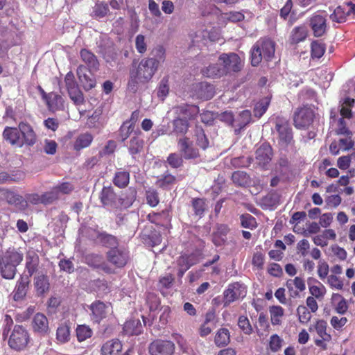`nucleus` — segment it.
Listing matches in <instances>:
<instances>
[{
  "label": "nucleus",
  "instance_id": "4be33fe9",
  "mask_svg": "<svg viewBox=\"0 0 355 355\" xmlns=\"http://www.w3.org/2000/svg\"><path fill=\"white\" fill-rule=\"evenodd\" d=\"M23 145L33 146L36 141V135L32 127L28 123L21 122L19 124Z\"/></svg>",
  "mask_w": 355,
  "mask_h": 355
},
{
  "label": "nucleus",
  "instance_id": "0eeeda50",
  "mask_svg": "<svg viewBox=\"0 0 355 355\" xmlns=\"http://www.w3.org/2000/svg\"><path fill=\"white\" fill-rule=\"evenodd\" d=\"M175 349L172 341L157 339L149 345L148 352L150 355H173Z\"/></svg>",
  "mask_w": 355,
  "mask_h": 355
},
{
  "label": "nucleus",
  "instance_id": "6ab92c4d",
  "mask_svg": "<svg viewBox=\"0 0 355 355\" xmlns=\"http://www.w3.org/2000/svg\"><path fill=\"white\" fill-rule=\"evenodd\" d=\"M93 73L90 72L89 69L87 70L83 65L79 66L77 69V75L79 80L86 90H89L96 85V80L92 74Z\"/></svg>",
  "mask_w": 355,
  "mask_h": 355
},
{
  "label": "nucleus",
  "instance_id": "de8ad7c7",
  "mask_svg": "<svg viewBox=\"0 0 355 355\" xmlns=\"http://www.w3.org/2000/svg\"><path fill=\"white\" fill-rule=\"evenodd\" d=\"M143 146V139L137 136L133 137L130 141L129 151L132 155H136L141 150Z\"/></svg>",
  "mask_w": 355,
  "mask_h": 355
},
{
  "label": "nucleus",
  "instance_id": "37998d69",
  "mask_svg": "<svg viewBox=\"0 0 355 355\" xmlns=\"http://www.w3.org/2000/svg\"><path fill=\"white\" fill-rule=\"evenodd\" d=\"M39 263V257L35 252H29L26 256V268L30 276L36 270Z\"/></svg>",
  "mask_w": 355,
  "mask_h": 355
},
{
  "label": "nucleus",
  "instance_id": "79ce46f5",
  "mask_svg": "<svg viewBox=\"0 0 355 355\" xmlns=\"http://www.w3.org/2000/svg\"><path fill=\"white\" fill-rule=\"evenodd\" d=\"M56 339L60 343H65L70 339V328L67 324H61L56 331Z\"/></svg>",
  "mask_w": 355,
  "mask_h": 355
},
{
  "label": "nucleus",
  "instance_id": "f704fd0d",
  "mask_svg": "<svg viewBox=\"0 0 355 355\" xmlns=\"http://www.w3.org/2000/svg\"><path fill=\"white\" fill-rule=\"evenodd\" d=\"M209 31L207 29H199L196 32L191 33L190 37L193 45L198 46H205L207 44V36Z\"/></svg>",
  "mask_w": 355,
  "mask_h": 355
},
{
  "label": "nucleus",
  "instance_id": "bf43d9fd",
  "mask_svg": "<svg viewBox=\"0 0 355 355\" xmlns=\"http://www.w3.org/2000/svg\"><path fill=\"white\" fill-rule=\"evenodd\" d=\"M192 206L196 215L200 218L202 217L206 207L205 200L200 198L194 199L192 202Z\"/></svg>",
  "mask_w": 355,
  "mask_h": 355
},
{
  "label": "nucleus",
  "instance_id": "4c0bfd02",
  "mask_svg": "<svg viewBox=\"0 0 355 355\" xmlns=\"http://www.w3.org/2000/svg\"><path fill=\"white\" fill-rule=\"evenodd\" d=\"M93 141V136L88 132L80 135L74 142V149L79 150L88 147Z\"/></svg>",
  "mask_w": 355,
  "mask_h": 355
},
{
  "label": "nucleus",
  "instance_id": "49530a36",
  "mask_svg": "<svg viewBox=\"0 0 355 355\" xmlns=\"http://www.w3.org/2000/svg\"><path fill=\"white\" fill-rule=\"evenodd\" d=\"M130 175L127 171L116 172L114 178V184L118 187H125L129 183Z\"/></svg>",
  "mask_w": 355,
  "mask_h": 355
},
{
  "label": "nucleus",
  "instance_id": "ddd939ff",
  "mask_svg": "<svg viewBox=\"0 0 355 355\" xmlns=\"http://www.w3.org/2000/svg\"><path fill=\"white\" fill-rule=\"evenodd\" d=\"M219 61L225 68V73L228 71H239L242 68V62L239 56L234 53H223L220 55Z\"/></svg>",
  "mask_w": 355,
  "mask_h": 355
},
{
  "label": "nucleus",
  "instance_id": "2f4dec72",
  "mask_svg": "<svg viewBox=\"0 0 355 355\" xmlns=\"http://www.w3.org/2000/svg\"><path fill=\"white\" fill-rule=\"evenodd\" d=\"M137 191L134 188H129L127 191L121 194L118 199L119 207L123 208L130 207L135 200Z\"/></svg>",
  "mask_w": 355,
  "mask_h": 355
},
{
  "label": "nucleus",
  "instance_id": "864d4df0",
  "mask_svg": "<svg viewBox=\"0 0 355 355\" xmlns=\"http://www.w3.org/2000/svg\"><path fill=\"white\" fill-rule=\"evenodd\" d=\"M325 47L324 44L318 41L311 43V56L315 58H320L324 53Z\"/></svg>",
  "mask_w": 355,
  "mask_h": 355
},
{
  "label": "nucleus",
  "instance_id": "1a4fd4ad",
  "mask_svg": "<svg viewBox=\"0 0 355 355\" xmlns=\"http://www.w3.org/2000/svg\"><path fill=\"white\" fill-rule=\"evenodd\" d=\"M177 143L180 152L184 159H190L199 157L198 150L193 146V140L189 136L180 137Z\"/></svg>",
  "mask_w": 355,
  "mask_h": 355
},
{
  "label": "nucleus",
  "instance_id": "c9c22d12",
  "mask_svg": "<svg viewBox=\"0 0 355 355\" xmlns=\"http://www.w3.org/2000/svg\"><path fill=\"white\" fill-rule=\"evenodd\" d=\"M29 282L28 277H21L17 282L14 293V299L15 300H19L26 295Z\"/></svg>",
  "mask_w": 355,
  "mask_h": 355
},
{
  "label": "nucleus",
  "instance_id": "9d476101",
  "mask_svg": "<svg viewBox=\"0 0 355 355\" xmlns=\"http://www.w3.org/2000/svg\"><path fill=\"white\" fill-rule=\"evenodd\" d=\"M0 197L19 211H25L27 209V201L24 198L12 191L2 189L0 191Z\"/></svg>",
  "mask_w": 355,
  "mask_h": 355
},
{
  "label": "nucleus",
  "instance_id": "c03bdc74",
  "mask_svg": "<svg viewBox=\"0 0 355 355\" xmlns=\"http://www.w3.org/2000/svg\"><path fill=\"white\" fill-rule=\"evenodd\" d=\"M269 311L271 323L273 325L279 324L282 322V318L284 314V309L280 306H272L270 307Z\"/></svg>",
  "mask_w": 355,
  "mask_h": 355
},
{
  "label": "nucleus",
  "instance_id": "9b49d317",
  "mask_svg": "<svg viewBox=\"0 0 355 355\" xmlns=\"http://www.w3.org/2000/svg\"><path fill=\"white\" fill-rule=\"evenodd\" d=\"M327 323L323 320H319L316 322L314 325L309 327V331H312L315 330L320 338V339H316L315 343L318 347L325 349L327 348L326 342H329L331 339V336L327 332Z\"/></svg>",
  "mask_w": 355,
  "mask_h": 355
},
{
  "label": "nucleus",
  "instance_id": "cd10ccee",
  "mask_svg": "<svg viewBox=\"0 0 355 355\" xmlns=\"http://www.w3.org/2000/svg\"><path fill=\"white\" fill-rule=\"evenodd\" d=\"M122 344L119 340L113 339L107 341L101 347L102 355H120Z\"/></svg>",
  "mask_w": 355,
  "mask_h": 355
},
{
  "label": "nucleus",
  "instance_id": "a19ab883",
  "mask_svg": "<svg viewBox=\"0 0 355 355\" xmlns=\"http://www.w3.org/2000/svg\"><path fill=\"white\" fill-rule=\"evenodd\" d=\"M230 336L228 329H220L214 338V343L218 347L226 346L230 343Z\"/></svg>",
  "mask_w": 355,
  "mask_h": 355
},
{
  "label": "nucleus",
  "instance_id": "b1692460",
  "mask_svg": "<svg viewBox=\"0 0 355 355\" xmlns=\"http://www.w3.org/2000/svg\"><path fill=\"white\" fill-rule=\"evenodd\" d=\"M3 138L12 146L17 147H21L23 146L19 129L6 127L3 130Z\"/></svg>",
  "mask_w": 355,
  "mask_h": 355
},
{
  "label": "nucleus",
  "instance_id": "5701e85b",
  "mask_svg": "<svg viewBox=\"0 0 355 355\" xmlns=\"http://www.w3.org/2000/svg\"><path fill=\"white\" fill-rule=\"evenodd\" d=\"M272 148L270 146L263 144L256 151L257 163L262 167H265L272 159Z\"/></svg>",
  "mask_w": 355,
  "mask_h": 355
},
{
  "label": "nucleus",
  "instance_id": "ea45409f",
  "mask_svg": "<svg viewBox=\"0 0 355 355\" xmlns=\"http://www.w3.org/2000/svg\"><path fill=\"white\" fill-rule=\"evenodd\" d=\"M308 34L307 28L304 26L295 27L291 34V40L293 43H299L304 40Z\"/></svg>",
  "mask_w": 355,
  "mask_h": 355
},
{
  "label": "nucleus",
  "instance_id": "603ef678",
  "mask_svg": "<svg viewBox=\"0 0 355 355\" xmlns=\"http://www.w3.org/2000/svg\"><path fill=\"white\" fill-rule=\"evenodd\" d=\"M297 313L300 322L306 324L311 319V312L308 310L306 306L300 305L297 309Z\"/></svg>",
  "mask_w": 355,
  "mask_h": 355
},
{
  "label": "nucleus",
  "instance_id": "412c9836",
  "mask_svg": "<svg viewBox=\"0 0 355 355\" xmlns=\"http://www.w3.org/2000/svg\"><path fill=\"white\" fill-rule=\"evenodd\" d=\"M32 328L33 331L40 335H45L49 330V321L43 313H36L32 320Z\"/></svg>",
  "mask_w": 355,
  "mask_h": 355
},
{
  "label": "nucleus",
  "instance_id": "e433bc0d",
  "mask_svg": "<svg viewBox=\"0 0 355 355\" xmlns=\"http://www.w3.org/2000/svg\"><path fill=\"white\" fill-rule=\"evenodd\" d=\"M142 331V325L139 320H130L123 325V331L128 335H138Z\"/></svg>",
  "mask_w": 355,
  "mask_h": 355
},
{
  "label": "nucleus",
  "instance_id": "13d9d810",
  "mask_svg": "<svg viewBox=\"0 0 355 355\" xmlns=\"http://www.w3.org/2000/svg\"><path fill=\"white\" fill-rule=\"evenodd\" d=\"M250 112L249 110H243L239 114L236 119V125L239 126L240 128H243L250 122Z\"/></svg>",
  "mask_w": 355,
  "mask_h": 355
},
{
  "label": "nucleus",
  "instance_id": "58836bf2",
  "mask_svg": "<svg viewBox=\"0 0 355 355\" xmlns=\"http://www.w3.org/2000/svg\"><path fill=\"white\" fill-rule=\"evenodd\" d=\"M152 58H147L146 59L154 60L155 62V67L158 69L159 64L164 62L166 58V49L162 45H157L155 46L151 52Z\"/></svg>",
  "mask_w": 355,
  "mask_h": 355
},
{
  "label": "nucleus",
  "instance_id": "aec40b11",
  "mask_svg": "<svg viewBox=\"0 0 355 355\" xmlns=\"http://www.w3.org/2000/svg\"><path fill=\"white\" fill-rule=\"evenodd\" d=\"M276 129L279 132V143L286 146L292 141V132L287 121H279L276 123Z\"/></svg>",
  "mask_w": 355,
  "mask_h": 355
},
{
  "label": "nucleus",
  "instance_id": "72a5a7b5",
  "mask_svg": "<svg viewBox=\"0 0 355 355\" xmlns=\"http://www.w3.org/2000/svg\"><path fill=\"white\" fill-rule=\"evenodd\" d=\"M34 285L38 295H42L48 291L49 283L47 276L38 272L34 278Z\"/></svg>",
  "mask_w": 355,
  "mask_h": 355
},
{
  "label": "nucleus",
  "instance_id": "7c9ffc66",
  "mask_svg": "<svg viewBox=\"0 0 355 355\" xmlns=\"http://www.w3.org/2000/svg\"><path fill=\"white\" fill-rule=\"evenodd\" d=\"M223 64L220 63L218 59L216 63L210 64L208 67L202 69V73L203 76L210 78L220 77L225 74Z\"/></svg>",
  "mask_w": 355,
  "mask_h": 355
},
{
  "label": "nucleus",
  "instance_id": "338daca9",
  "mask_svg": "<svg viewBox=\"0 0 355 355\" xmlns=\"http://www.w3.org/2000/svg\"><path fill=\"white\" fill-rule=\"evenodd\" d=\"M57 190L53 188L49 192L42 195V203L48 205L52 203L54 200H57L59 196L56 192Z\"/></svg>",
  "mask_w": 355,
  "mask_h": 355
},
{
  "label": "nucleus",
  "instance_id": "e2e57ef3",
  "mask_svg": "<svg viewBox=\"0 0 355 355\" xmlns=\"http://www.w3.org/2000/svg\"><path fill=\"white\" fill-rule=\"evenodd\" d=\"M239 328L245 334H250L252 332V328L247 317L241 315L238 320Z\"/></svg>",
  "mask_w": 355,
  "mask_h": 355
},
{
  "label": "nucleus",
  "instance_id": "8fccbe9b",
  "mask_svg": "<svg viewBox=\"0 0 355 355\" xmlns=\"http://www.w3.org/2000/svg\"><path fill=\"white\" fill-rule=\"evenodd\" d=\"M92 335V329L86 325H79L76 328V336L79 342H83Z\"/></svg>",
  "mask_w": 355,
  "mask_h": 355
},
{
  "label": "nucleus",
  "instance_id": "4d7b16f0",
  "mask_svg": "<svg viewBox=\"0 0 355 355\" xmlns=\"http://www.w3.org/2000/svg\"><path fill=\"white\" fill-rule=\"evenodd\" d=\"M87 263L94 267V268H100V267H102L104 270H105V268L103 267L104 266V261H103V258L102 256L101 255H98V254H91V255H89L87 258Z\"/></svg>",
  "mask_w": 355,
  "mask_h": 355
},
{
  "label": "nucleus",
  "instance_id": "09e8293b",
  "mask_svg": "<svg viewBox=\"0 0 355 355\" xmlns=\"http://www.w3.org/2000/svg\"><path fill=\"white\" fill-rule=\"evenodd\" d=\"M270 103L268 98H264L257 102L254 108V114L257 117H261L267 110Z\"/></svg>",
  "mask_w": 355,
  "mask_h": 355
},
{
  "label": "nucleus",
  "instance_id": "7ed1b4c3",
  "mask_svg": "<svg viewBox=\"0 0 355 355\" xmlns=\"http://www.w3.org/2000/svg\"><path fill=\"white\" fill-rule=\"evenodd\" d=\"M23 259V254L15 250L0 253V269L3 278L13 279L16 273V267Z\"/></svg>",
  "mask_w": 355,
  "mask_h": 355
},
{
  "label": "nucleus",
  "instance_id": "c85d7f7f",
  "mask_svg": "<svg viewBox=\"0 0 355 355\" xmlns=\"http://www.w3.org/2000/svg\"><path fill=\"white\" fill-rule=\"evenodd\" d=\"M309 290L311 297L322 299L327 293L325 286L316 279H310L308 282Z\"/></svg>",
  "mask_w": 355,
  "mask_h": 355
},
{
  "label": "nucleus",
  "instance_id": "a878e982",
  "mask_svg": "<svg viewBox=\"0 0 355 355\" xmlns=\"http://www.w3.org/2000/svg\"><path fill=\"white\" fill-rule=\"evenodd\" d=\"M108 308V305L100 301L93 302L89 306L92 311V320L96 322H99L105 317Z\"/></svg>",
  "mask_w": 355,
  "mask_h": 355
},
{
  "label": "nucleus",
  "instance_id": "3c124183",
  "mask_svg": "<svg viewBox=\"0 0 355 355\" xmlns=\"http://www.w3.org/2000/svg\"><path fill=\"white\" fill-rule=\"evenodd\" d=\"M243 227L253 230L257 227V223L254 217L249 214H243L240 217Z\"/></svg>",
  "mask_w": 355,
  "mask_h": 355
},
{
  "label": "nucleus",
  "instance_id": "c756f323",
  "mask_svg": "<svg viewBox=\"0 0 355 355\" xmlns=\"http://www.w3.org/2000/svg\"><path fill=\"white\" fill-rule=\"evenodd\" d=\"M101 201L105 206L119 207L116 195L111 187H103L101 193Z\"/></svg>",
  "mask_w": 355,
  "mask_h": 355
},
{
  "label": "nucleus",
  "instance_id": "69168bd1",
  "mask_svg": "<svg viewBox=\"0 0 355 355\" xmlns=\"http://www.w3.org/2000/svg\"><path fill=\"white\" fill-rule=\"evenodd\" d=\"M232 178L234 183L240 186L245 184L248 180L247 174L243 171L233 173Z\"/></svg>",
  "mask_w": 355,
  "mask_h": 355
},
{
  "label": "nucleus",
  "instance_id": "5fc2aeb1",
  "mask_svg": "<svg viewBox=\"0 0 355 355\" xmlns=\"http://www.w3.org/2000/svg\"><path fill=\"white\" fill-rule=\"evenodd\" d=\"M327 283L333 288L340 291L343 288V281L338 276L330 275L327 277Z\"/></svg>",
  "mask_w": 355,
  "mask_h": 355
},
{
  "label": "nucleus",
  "instance_id": "774afa93",
  "mask_svg": "<svg viewBox=\"0 0 355 355\" xmlns=\"http://www.w3.org/2000/svg\"><path fill=\"white\" fill-rule=\"evenodd\" d=\"M282 340L277 334L270 336L269 347L272 352H277L282 347Z\"/></svg>",
  "mask_w": 355,
  "mask_h": 355
},
{
  "label": "nucleus",
  "instance_id": "f3484780",
  "mask_svg": "<svg viewBox=\"0 0 355 355\" xmlns=\"http://www.w3.org/2000/svg\"><path fill=\"white\" fill-rule=\"evenodd\" d=\"M108 261L116 267L124 266L128 261V253L124 249L112 248L107 252Z\"/></svg>",
  "mask_w": 355,
  "mask_h": 355
},
{
  "label": "nucleus",
  "instance_id": "f8f14e48",
  "mask_svg": "<svg viewBox=\"0 0 355 355\" xmlns=\"http://www.w3.org/2000/svg\"><path fill=\"white\" fill-rule=\"evenodd\" d=\"M65 86L70 98L76 103L80 104L83 101V96L75 80L74 75L69 71L64 78Z\"/></svg>",
  "mask_w": 355,
  "mask_h": 355
},
{
  "label": "nucleus",
  "instance_id": "473e14b6",
  "mask_svg": "<svg viewBox=\"0 0 355 355\" xmlns=\"http://www.w3.org/2000/svg\"><path fill=\"white\" fill-rule=\"evenodd\" d=\"M48 99L45 101L49 110L55 112L64 109L62 97L55 93H49Z\"/></svg>",
  "mask_w": 355,
  "mask_h": 355
},
{
  "label": "nucleus",
  "instance_id": "423d86ee",
  "mask_svg": "<svg viewBox=\"0 0 355 355\" xmlns=\"http://www.w3.org/2000/svg\"><path fill=\"white\" fill-rule=\"evenodd\" d=\"M246 288L238 282L229 285L223 293V304L229 306L233 302L243 298L246 295Z\"/></svg>",
  "mask_w": 355,
  "mask_h": 355
},
{
  "label": "nucleus",
  "instance_id": "f03ea898",
  "mask_svg": "<svg viewBox=\"0 0 355 355\" xmlns=\"http://www.w3.org/2000/svg\"><path fill=\"white\" fill-rule=\"evenodd\" d=\"M175 118L173 120V132L177 135L187 136L189 128V121L193 120L199 112L193 105L182 104L175 107Z\"/></svg>",
  "mask_w": 355,
  "mask_h": 355
},
{
  "label": "nucleus",
  "instance_id": "052dcab7",
  "mask_svg": "<svg viewBox=\"0 0 355 355\" xmlns=\"http://www.w3.org/2000/svg\"><path fill=\"white\" fill-rule=\"evenodd\" d=\"M318 275L322 280L328 277L329 267L324 260H320L318 263Z\"/></svg>",
  "mask_w": 355,
  "mask_h": 355
},
{
  "label": "nucleus",
  "instance_id": "20e7f679",
  "mask_svg": "<svg viewBox=\"0 0 355 355\" xmlns=\"http://www.w3.org/2000/svg\"><path fill=\"white\" fill-rule=\"evenodd\" d=\"M275 42L269 38L259 40L251 51V63L257 66L263 59L270 60L275 54Z\"/></svg>",
  "mask_w": 355,
  "mask_h": 355
},
{
  "label": "nucleus",
  "instance_id": "680f3d73",
  "mask_svg": "<svg viewBox=\"0 0 355 355\" xmlns=\"http://www.w3.org/2000/svg\"><path fill=\"white\" fill-rule=\"evenodd\" d=\"M57 147V143L51 139H46L42 144L43 150L48 155H54L56 153Z\"/></svg>",
  "mask_w": 355,
  "mask_h": 355
},
{
  "label": "nucleus",
  "instance_id": "4468645a",
  "mask_svg": "<svg viewBox=\"0 0 355 355\" xmlns=\"http://www.w3.org/2000/svg\"><path fill=\"white\" fill-rule=\"evenodd\" d=\"M314 112L310 107H302L295 114L294 123L298 128H304L309 127L313 122Z\"/></svg>",
  "mask_w": 355,
  "mask_h": 355
},
{
  "label": "nucleus",
  "instance_id": "0e129e2a",
  "mask_svg": "<svg viewBox=\"0 0 355 355\" xmlns=\"http://www.w3.org/2000/svg\"><path fill=\"white\" fill-rule=\"evenodd\" d=\"M135 48L138 53L144 54L147 50V44L144 35L139 34L135 38Z\"/></svg>",
  "mask_w": 355,
  "mask_h": 355
},
{
  "label": "nucleus",
  "instance_id": "6e6552de",
  "mask_svg": "<svg viewBox=\"0 0 355 355\" xmlns=\"http://www.w3.org/2000/svg\"><path fill=\"white\" fill-rule=\"evenodd\" d=\"M326 12H318L313 14L309 19L310 26L315 37L322 36L327 28Z\"/></svg>",
  "mask_w": 355,
  "mask_h": 355
},
{
  "label": "nucleus",
  "instance_id": "a18cd8bd",
  "mask_svg": "<svg viewBox=\"0 0 355 355\" xmlns=\"http://www.w3.org/2000/svg\"><path fill=\"white\" fill-rule=\"evenodd\" d=\"M196 144L202 149H206L209 146L208 139L201 128L196 127L194 133Z\"/></svg>",
  "mask_w": 355,
  "mask_h": 355
},
{
  "label": "nucleus",
  "instance_id": "a211bd4d",
  "mask_svg": "<svg viewBox=\"0 0 355 355\" xmlns=\"http://www.w3.org/2000/svg\"><path fill=\"white\" fill-rule=\"evenodd\" d=\"M286 286L288 289L289 296L292 298L300 297V293L306 289L304 279L300 277H295L286 281Z\"/></svg>",
  "mask_w": 355,
  "mask_h": 355
},
{
  "label": "nucleus",
  "instance_id": "2eb2a0df",
  "mask_svg": "<svg viewBox=\"0 0 355 355\" xmlns=\"http://www.w3.org/2000/svg\"><path fill=\"white\" fill-rule=\"evenodd\" d=\"M355 13V5L352 3H347L343 6H338L329 17L332 21L343 23L346 21L347 16Z\"/></svg>",
  "mask_w": 355,
  "mask_h": 355
},
{
  "label": "nucleus",
  "instance_id": "f257e3e1",
  "mask_svg": "<svg viewBox=\"0 0 355 355\" xmlns=\"http://www.w3.org/2000/svg\"><path fill=\"white\" fill-rule=\"evenodd\" d=\"M157 70L154 60L142 59L136 67H133L130 71L128 89L132 92H137L139 84L148 83Z\"/></svg>",
  "mask_w": 355,
  "mask_h": 355
},
{
  "label": "nucleus",
  "instance_id": "bb28decb",
  "mask_svg": "<svg viewBox=\"0 0 355 355\" xmlns=\"http://www.w3.org/2000/svg\"><path fill=\"white\" fill-rule=\"evenodd\" d=\"M81 60L85 62L90 72H96L99 69V62L96 55L87 49H82L80 53Z\"/></svg>",
  "mask_w": 355,
  "mask_h": 355
},
{
  "label": "nucleus",
  "instance_id": "393cba45",
  "mask_svg": "<svg viewBox=\"0 0 355 355\" xmlns=\"http://www.w3.org/2000/svg\"><path fill=\"white\" fill-rule=\"evenodd\" d=\"M197 257L195 254H183L181 255L177 260V263L179 267L178 276L182 277L184 272L193 265L197 263Z\"/></svg>",
  "mask_w": 355,
  "mask_h": 355
},
{
  "label": "nucleus",
  "instance_id": "39448f33",
  "mask_svg": "<svg viewBox=\"0 0 355 355\" xmlns=\"http://www.w3.org/2000/svg\"><path fill=\"white\" fill-rule=\"evenodd\" d=\"M30 340V336L27 330L22 326H15L9 337V346L16 350L24 349Z\"/></svg>",
  "mask_w": 355,
  "mask_h": 355
},
{
  "label": "nucleus",
  "instance_id": "6e6d98bb",
  "mask_svg": "<svg viewBox=\"0 0 355 355\" xmlns=\"http://www.w3.org/2000/svg\"><path fill=\"white\" fill-rule=\"evenodd\" d=\"M274 171L277 175H284L288 171V162L286 157H281L275 164Z\"/></svg>",
  "mask_w": 355,
  "mask_h": 355
},
{
  "label": "nucleus",
  "instance_id": "dca6fc26",
  "mask_svg": "<svg viewBox=\"0 0 355 355\" xmlns=\"http://www.w3.org/2000/svg\"><path fill=\"white\" fill-rule=\"evenodd\" d=\"M214 89L211 85L207 83H198L193 85V96L202 99L209 100L214 96Z\"/></svg>",
  "mask_w": 355,
  "mask_h": 355
}]
</instances>
